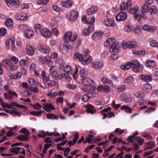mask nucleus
Returning a JSON list of instances; mask_svg holds the SVG:
<instances>
[{
    "label": "nucleus",
    "mask_w": 158,
    "mask_h": 158,
    "mask_svg": "<svg viewBox=\"0 0 158 158\" xmlns=\"http://www.w3.org/2000/svg\"><path fill=\"white\" fill-rule=\"evenodd\" d=\"M127 18V14L124 12H121L118 13L115 17L116 20L117 21H123Z\"/></svg>",
    "instance_id": "9d476101"
},
{
    "label": "nucleus",
    "mask_w": 158,
    "mask_h": 158,
    "mask_svg": "<svg viewBox=\"0 0 158 158\" xmlns=\"http://www.w3.org/2000/svg\"><path fill=\"white\" fill-rule=\"evenodd\" d=\"M5 25L8 28H11L13 25V21L10 18L7 19L5 22Z\"/></svg>",
    "instance_id": "c756f323"
},
{
    "label": "nucleus",
    "mask_w": 158,
    "mask_h": 158,
    "mask_svg": "<svg viewBox=\"0 0 158 158\" xmlns=\"http://www.w3.org/2000/svg\"><path fill=\"white\" fill-rule=\"evenodd\" d=\"M5 2L7 6L10 8L16 7L19 4V0H5Z\"/></svg>",
    "instance_id": "6e6552de"
},
{
    "label": "nucleus",
    "mask_w": 158,
    "mask_h": 158,
    "mask_svg": "<svg viewBox=\"0 0 158 158\" xmlns=\"http://www.w3.org/2000/svg\"><path fill=\"white\" fill-rule=\"evenodd\" d=\"M37 48L38 50L41 52L48 54L49 53L50 50L47 49L44 46L39 44L37 46Z\"/></svg>",
    "instance_id": "2eb2a0df"
},
{
    "label": "nucleus",
    "mask_w": 158,
    "mask_h": 158,
    "mask_svg": "<svg viewBox=\"0 0 158 158\" xmlns=\"http://www.w3.org/2000/svg\"><path fill=\"white\" fill-rule=\"evenodd\" d=\"M134 81V78L132 76L127 77L125 80V82L126 83H132Z\"/></svg>",
    "instance_id": "58836bf2"
},
{
    "label": "nucleus",
    "mask_w": 158,
    "mask_h": 158,
    "mask_svg": "<svg viewBox=\"0 0 158 158\" xmlns=\"http://www.w3.org/2000/svg\"><path fill=\"white\" fill-rule=\"evenodd\" d=\"M86 110L87 113L93 114L95 111V109L92 106L89 105L86 107Z\"/></svg>",
    "instance_id": "a878e982"
},
{
    "label": "nucleus",
    "mask_w": 158,
    "mask_h": 158,
    "mask_svg": "<svg viewBox=\"0 0 158 158\" xmlns=\"http://www.w3.org/2000/svg\"><path fill=\"white\" fill-rule=\"evenodd\" d=\"M4 88L5 91L7 92L9 94L12 95L13 96L15 97L17 96V94L15 92L12 91L8 85L7 84L5 85Z\"/></svg>",
    "instance_id": "412c9836"
},
{
    "label": "nucleus",
    "mask_w": 158,
    "mask_h": 158,
    "mask_svg": "<svg viewBox=\"0 0 158 158\" xmlns=\"http://www.w3.org/2000/svg\"><path fill=\"white\" fill-rule=\"evenodd\" d=\"M129 48H135L136 46V43L135 41H133L131 43L129 42Z\"/></svg>",
    "instance_id": "e2e57ef3"
},
{
    "label": "nucleus",
    "mask_w": 158,
    "mask_h": 158,
    "mask_svg": "<svg viewBox=\"0 0 158 158\" xmlns=\"http://www.w3.org/2000/svg\"><path fill=\"white\" fill-rule=\"evenodd\" d=\"M132 65V61L126 63L124 65L121 66V68L123 70H127L129 69Z\"/></svg>",
    "instance_id": "393cba45"
},
{
    "label": "nucleus",
    "mask_w": 158,
    "mask_h": 158,
    "mask_svg": "<svg viewBox=\"0 0 158 158\" xmlns=\"http://www.w3.org/2000/svg\"><path fill=\"white\" fill-rule=\"evenodd\" d=\"M132 68L133 71L136 73L141 72L143 70V66L140 64L137 60H135L132 61Z\"/></svg>",
    "instance_id": "20e7f679"
},
{
    "label": "nucleus",
    "mask_w": 158,
    "mask_h": 158,
    "mask_svg": "<svg viewBox=\"0 0 158 158\" xmlns=\"http://www.w3.org/2000/svg\"><path fill=\"white\" fill-rule=\"evenodd\" d=\"M103 35L102 32L101 31L95 32L93 34L92 38L93 40L96 39H98L101 37Z\"/></svg>",
    "instance_id": "cd10ccee"
},
{
    "label": "nucleus",
    "mask_w": 158,
    "mask_h": 158,
    "mask_svg": "<svg viewBox=\"0 0 158 158\" xmlns=\"http://www.w3.org/2000/svg\"><path fill=\"white\" fill-rule=\"evenodd\" d=\"M139 78L146 82H150L152 79L151 75L146 74L141 75L139 76Z\"/></svg>",
    "instance_id": "6ab92c4d"
},
{
    "label": "nucleus",
    "mask_w": 158,
    "mask_h": 158,
    "mask_svg": "<svg viewBox=\"0 0 158 158\" xmlns=\"http://www.w3.org/2000/svg\"><path fill=\"white\" fill-rule=\"evenodd\" d=\"M7 31L4 28H1L0 29V36H2L5 35Z\"/></svg>",
    "instance_id": "680f3d73"
},
{
    "label": "nucleus",
    "mask_w": 158,
    "mask_h": 158,
    "mask_svg": "<svg viewBox=\"0 0 158 158\" xmlns=\"http://www.w3.org/2000/svg\"><path fill=\"white\" fill-rule=\"evenodd\" d=\"M1 105L4 108H7L8 109L12 108V106H14L19 108L26 109V107L24 105L19 104L15 102H12L10 104H8L7 103H3L1 104Z\"/></svg>",
    "instance_id": "423d86ee"
},
{
    "label": "nucleus",
    "mask_w": 158,
    "mask_h": 158,
    "mask_svg": "<svg viewBox=\"0 0 158 158\" xmlns=\"http://www.w3.org/2000/svg\"><path fill=\"white\" fill-rule=\"evenodd\" d=\"M156 65V62L155 61L150 60L148 61L147 64L146 65L147 67L153 68Z\"/></svg>",
    "instance_id": "473e14b6"
},
{
    "label": "nucleus",
    "mask_w": 158,
    "mask_h": 158,
    "mask_svg": "<svg viewBox=\"0 0 158 158\" xmlns=\"http://www.w3.org/2000/svg\"><path fill=\"white\" fill-rule=\"evenodd\" d=\"M143 94L141 92H138L134 94L135 96L138 98H142L143 97Z\"/></svg>",
    "instance_id": "338daca9"
},
{
    "label": "nucleus",
    "mask_w": 158,
    "mask_h": 158,
    "mask_svg": "<svg viewBox=\"0 0 158 158\" xmlns=\"http://www.w3.org/2000/svg\"><path fill=\"white\" fill-rule=\"evenodd\" d=\"M143 29L145 31L152 32L156 29V27L150 26L148 24L145 25L143 27Z\"/></svg>",
    "instance_id": "4be33fe9"
},
{
    "label": "nucleus",
    "mask_w": 158,
    "mask_h": 158,
    "mask_svg": "<svg viewBox=\"0 0 158 158\" xmlns=\"http://www.w3.org/2000/svg\"><path fill=\"white\" fill-rule=\"evenodd\" d=\"M42 76L43 81L44 82H47L49 80V77L46 76L44 71L43 70L41 73Z\"/></svg>",
    "instance_id": "e433bc0d"
},
{
    "label": "nucleus",
    "mask_w": 158,
    "mask_h": 158,
    "mask_svg": "<svg viewBox=\"0 0 158 158\" xmlns=\"http://www.w3.org/2000/svg\"><path fill=\"white\" fill-rule=\"evenodd\" d=\"M139 9V6H136L129 10V11L132 14H135Z\"/></svg>",
    "instance_id": "c03bdc74"
},
{
    "label": "nucleus",
    "mask_w": 158,
    "mask_h": 158,
    "mask_svg": "<svg viewBox=\"0 0 158 158\" xmlns=\"http://www.w3.org/2000/svg\"><path fill=\"white\" fill-rule=\"evenodd\" d=\"M94 81L87 77H84L83 78L82 83L85 86L88 87L91 86L90 90H93L95 87L93 85L94 84Z\"/></svg>",
    "instance_id": "39448f33"
},
{
    "label": "nucleus",
    "mask_w": 158,
    "mask_h": 158,
    "mask_svg": "<svg viewBox=\"0 0 158 158\" xmlns=\"http://www.w3.org/2000/svg\"><path fill=\"white\" fill-rule=\"evenodd\" d=\"M92 94L91 93H88L87 94H84L82 96V100L84 102H87L89 99V97L91 96L90 95Z\"/></svg>",
    "instance_id": "4c0bfd02"
},
{
    "label": "nucleus",
    "mask_w": 158,
    "mask_h": 158,
    "mask_svg": "<svg viewBox=\"0 0 158 158\" xmlns=\"http://www.w3.org/2000/svg\"><path fill=\"white\" fill-rule=\"evenodd\" d=\"M56 84V82L54 81H51L49 82L45 83L44 85L47 88H48L51 86L55 85Z\"/></svg>",
    "instance_id": "ea45409f"
},
{
    "label": "nucleus",
    "mask_w": 158,
    "mask_h": 158,
    "mask_svg": "<svg viewBox=\"0 0 158 158\" xmlns=\"http://www.w3.org/2000/svg\"><path fill=\"white\" fill-rule=\"evenodd\" d=\"M78 15V12L75 10H73L70 12L69 15H69L68 16L69 17V20L73 21L77 19Z\"/></svg>",
    "instance_id": "f8f14e48"
},
{
    "label": "nucleus",
    "mask_w": 158,
    "mask_h": 158,
    "mask_svg": "<svg viewBox=\"0 0 158 158\" xmlns=\"http://www.w3.org/2000/svg\"><path fill=\"white\" fill-rule=\"evenodd\" d=\"M46 133L44 131H40L38 135V136L40 137L44 138L47 135Z\"/></svg>",
    "instance_id": "13d9d810"
},
{
    "label": "nucleus",
    "mask_w": 158,
    "mask_h": 158,
    "mask_svg": "<svg viewBox=\"0 0 158 158\" xmlns=\"http://www.w3.org/2000/svg\"><path fill=\"white\" fill-rule=\"evenodd\" d=\"M17 126H15V127H13L12 128H10V131H9L8 134L7 135V136L8 137H10L14 133L12 131V130H15L17 129Z\"/></svg>",
    "instance_id": "bf43d9fd"
},
{
    "label": "nucleus",
    "mask_w": 158,
    "mask_h": 158,
    "mask_svg": "<svg viewBox=\"0 0 158 158\" xmlns=\"http://www.w3.org/2000/svg\"><path fill=\"white\" fill-rule=\"evenodd\" d=\"M61 6L65 8H68L71 7L73 4L71 0H62L60 2Z\"/></svg>",
    "instance_id": "ddd939ff"
},
{
    "label": "nucleus",
    "mask_w": 158,
    "mask_h": 158,
    "mask_svg": "<svg viewBox=\"0 0 158 158\" xmlns=\"http://www.w3.org/2000/svg\"><path fill=\"white\" fill-rule=\"evenodd\" d=\"M148 11L150 13L155 14L156 12L157 9L154 6H152Z\"/></svg>",
    "instance_id": "8fccbe9b"
},
{
    "label": "nucleus",
    "mask_w": 158,
    "mask_h": 158,
    "mask_svg": "<svg viewBox=\"0 0 158 158\" xmlns=\"http://www.w3.org/2000/svg\"><path fill=\"white\" fill-rule=\"evenodd\" d=\"M105 46L110 47V52H117L118 51V46L115 43V40L114 38H109L104 43Z\"/></svg>",
    "instance_id": "f257e3e1"
},
{
    "label": "nucleus",
    "mask_w": 158,
    "mask_h": 158,
    "mask_svg": "<svg viewBox=\"0 0 158 158\" xmlns=\"http://www.w3.org/2000/svg\"><path fill=\"white\" fill-rule=\"evenodd\" d=\"M26 51L29 55L32 56L35 53V48L32 46H27L26 47Z\"/></svg>",
    "instance_id": "a211bd4d"
},
{
    "label": "nucleus",
    "mask_w": 158,
    "mask_h": 158,
    "mask_svg": "<svg viewBox=\"0 0 158 158\" xmlns=\"http://www.w3.org/2000/svg\"><path fill=\"white\" fill-rule=\"evenodd\" d=\"M98 7L95 6H92L87 10V15H90L95 14L98 10Z\"/></svg>",
    "instance_id": "aec40b11"
},
{
    "label": "nucleus",
    "mask_w": 158,
    "mask_h": 158,
    "mask_svg": "<svg viewBox=\"0 0 158 158\" xmlns=\"http://www.w3.org/2000/svg\"><path fill=\"white\" fill-rule=\"evenodd\" d=\"M103 65V62L102 60H99L93 62L90 64V66L92 68L98 69L101 68Z\"/></svg>",
    "instance_id": "1a4fd4ad"
},
{
    "label": "nucleus",
    "mask_w": 158,
    "mask_h": 158,
    "mask_svg": "<svg viewBox=\"0 0 158 158\" xmlns=\"http://www.w3.org/2000/svg\"><path fill=\"white\" fill-rule=\"evenodd\" d=\"M47 117L48 118L57 119L58 118V116L57 115H55L52 114L50 113L47 114Z\"/></svg>",
    "instance_id": "a18cd8bd"
},
{
    "label": "nucleus",
    "mask_w": 158,
    "mask_h": 158,
    "mask_svg": "<svg viewBox=\"0 0 158 158\" xmlns=\"http://www.w3.org/2000/svg\"><path fill=\"white\" fill-rule=\"evenodd\" d=\"M40 34L46 38H48L50 36L51 33L48 29L43 28L41 30Z\"/></svg>",
    "instance_id": "4468645a"
},
{
    "label": "nucleus",
    "mask_w": 158,
    "mask_h": 158,
    "mask_svg": "<svg viewBox=\"0 0 158 158\" xmlns=\"http://www.w3.org/2000/svg\"><path fill=\"white\" fill-rule=\"evenodd\" d=\"M115 115V114L112 112H108L107 114H104V118L106 117L110 118L114 117Z\"/></svg>",
    "instance_id": "603ef678"
},
{
    "label": "nucleus",
    "mask_w": 158,
    "mask_h": 158,
    "mask_svg": "<svg viewBox=\"0 0 158 158\" xmlns=\"http://www.w3.org/2000/svg\"><path fill=\"white\" fill-rule=\"evenodd\" d=\"M110 85H106L105 86L101 85L99 86L97 88V90L98 91L104 90L106 92H109L110 91L109 89Z\"/></svg>",
    "instance_id": "b1692460"
},
{
    "label": "nucleus",
    "mask_w": 158,
    "mask_h": 158,
    "mask_svg": "<svg viewBox=\"0 0 158 158\" xmlns=\"http://www.w3.org/2000/svg\"><path fill=\"white\" fill-rule=\"evenodd\" d=\"M29 60L28 57H26V59H23L19 61V64L21 66L26 65L28 64Z\"/></svg>",
    "instance_id": "f704fd0d"
},
{
    "label": "nucleus",
    "mask_w": 158,
    "mask_h": 158,
    "mask_svg": "<svg viewBox=\"0 0 158 158\" xmlns=\"http://www.w3.org/2000/svg\"><path fill=\"white\" fill-rule=\"evenodd\" d=\"M152 88L151 85L149 83H147L143 85V89L144 90L147 91L150 90Z\"/></svg>",
    "instance_id": "a19ab883"
},
{
    "label": "nucleus",
    "mask_w": 158,
    "mask_h": 158,
    "mask_svg": "<svg viewBox=\"0 0 158 158\" xmlns=\"http://www.w3.org/2000/svg\"><path fill=\"white\" fill-rule=\"evenodd\" d=\"M74 57L75 59H78L83 64L89 63L92 60V57L89 55H86L83 56L78 52H76L74 55Z\"/></svg>",
    "instance_id": "f03ea898"
},
{
    "label": "nucleus",
    "mask_w": 158,
    "mask_h": 158,
    "mask_svg": "<svg viewBox=\"0 0 158 158\" xmlns=\"http://www.w3.org/2000/svg\"><path fill=\"white\" fill-rule=\"evenodd\" d=\"M49 0H39L37 1V3L38 5L45 4H47Z\"/></svg>",
    "instance_id": "052dcab7"
},
{
    "label": "nucleus",
    "mask_w": 158,
    "mask_h": 158,
    "mask_svg": "<svg viewBox=\"0 0 158 158\" xmlns=\"http://www.w3.org/2000/svg\"><path fill=\"white\" fill-rule=\"evenodd\" d=\"M22 144L21 143H16L11 145V147H13L10 149V152L15 153L18 154L19 152V150L21 148V147H18Z\"/></svg>",
    "instance_id": "0eeeda50"
},
{
    "label": "nucleus",
    "mask_w": 158,
    "mask_h": 158,
    "mask_svg": "<svg viewBox=\"0 0 158 158\" xmlns=\"http://www.w3.org/2000/svg\"><path fill=\"white\" fill-rule=\"evenodd\" d=\"M152 0H148L143 6V10H148L149 7L150 6L152 2Z\"/></svg>",
    "instance_id": "c85d7f7f"
},
{
    "label": "nucleus",
    "mask_w": 158,
    "mask_h": 158,
    "mask_svg": "<svg viewBox=\"0 0 158 158\" xmlns=\"http://www.w3.org/2000/svg\"><path fill=\"white\" fill-rule=\"evenodd\" d=\"M28 81L29 83L31 85H36L37 83V82L35 79L33 78H30L28 80Z\"/></svg>",
    "instance_id": "37998d69"
},
{
    "label": "nucleus",
    "mask_w": 158,
    "mask_h": 158,
    "mask_svg": "<svg viewBox=\"0 0 158 158\" xmlns=\"http://www.w3.org/2000/svg\"><path fill=\"white\" fill-rule=\"evenodd\" d=\"M52 145L50 144L46 143L44 146V149L43 150V152L44 154L46 153V151L48 150V148Z\"/></svg>",
    "instance_id": "3c124183"
},
{
    "label": "nucleus",
    "mask_w": 158,
    "mask_h": 158,
    "mask_svg": "<svg viewBox=\"0 0 158 158\" xmlns=\"http://www.w3.org/2000/svg\"><path fill=\"white\" fill-rule=\"evenodd\" d=\"M10 114H13L14 115H17L20 117L21 115V114L18 111H17L15 110H12L10 111Z\"/></svg>",
    "instance_id": "5fc2aeb1"
},
{
    "label": "nucleus",
    "mask_w": 158,
    "mask_h": 158,
    "mask_svg": "<svg viewBox=\"0 0 158 158\" xmlns=\"http://www.w3.org/2000/svg\"><path fill=\"white\" fill-rule=\"evenodd\" d=\"M150 45L152 47L158 48V42H156L155 40H152L150 42Z\"/></svg>",
    "instance_id": "6e6d98bb"
},
{
    "label": "nucleus",
    "mask_w": 158,
    "mask_h": 158,
    "mask_svg": "<svg viewBox=\"0 0 158 158\" xmlns=\"http://www.w3.org/2000/svg\"><path fill=\"white\" fill-rule=\"evenodd\" d=\"M42 26L40 25L37 24L34 27L35 30L36 32L38 34H40L42 30Z\"/></svg>",
    "instance_id": "72a5a7b5"
},
{
    "label": "nucleus",
    "mask_w": 158,
    "mask_h": 158,
    "mask_svg": "<svg viewBox=\"0 0 158 158\" xmlns=\"http://www.w3.org/2000/svg\"><path fill=\"white\" fill-rule=\"evenodd\" d=\"M64 71L67 73H71L72 71L71 67L69 65H66L64 67Z\"/></svg>",
    "instance_id": "de8ad7c7"
},
{
    "label": "nucleus",
    "mask_w": 158,
    "mask_h": 158,
    "mask_svg": "<svg viewBox=\"0 0 158 158\" xmlns=\"http://www.w3.org/2000/svg\"><path fill=\"white\" fill-rule=\"evenodd\" d=\"M34 34L33 31L31 29L26 30L24 33L25 37L28 38H31L33 35Z\"/></svg>",
    "instance_id": "5701e85b"
},
{
    "label": "nucleus",
    "mask_w": 158,
    "mask_h": 158,
    "mask_svg": "<svg viewBox=\"0 0 158 158\" xmlns=\"http://www.w3.org/2000/svg\"><path fill=\"white\" fill-rule=\"evenodd\" d=\"M121 109L122 110L124 109L125 111L127 113H130L131 111V109L129 108V107L127 106H123L121 107Z\"/></svg>",
    "instance_id": "864d4df0"
},
{
    "label": "nucleus",
    "mask_w": 158,
    "mask_h": 158,
    "mask_svg": "<svg viewBox=\"0 0 158 158\" xmlns=\"http://www.w3.org/2000/svg\"><path fill=\"white\" fill-rule=\"evenodd\" d=\"M87 69L83 68L81 69L80 71V75L81 77L85 76L87 74Z\"/></svg>",
    "instance_id": "79ce46f5"
},
{
    "label": "nucleus",
    "mask_w": 158,
    "mask_h": 158,
    "mask_svg": "<svg viewBox=\"0 0 158 158\" xmlns=\"http://www.w3.org/2000/svg\"><path fill=\"white\" fill-rule=\"evenodd\" d=\"M14 38H12L7 40L6 42V45L8 48H9L10 44H11V45L14 44Z\"/></svg>",
    "instance_id": "c9c22d12"
},
{
    "label": "nucleus",
    "mask_w": 158,
    "mask_h": 158,
    "mask_svg": "<svg viewBox=\"0 0 158 158\" xmlns=\"http://www.w3.org/2000/svg\"><path fill=\"white\" fill-rule=\"evenodd\" d=\"M155 147V143L152 141H150L146 143V149H151Z\"/></svg>",
    "instance_id": "2f4dec72"
},
{
    "label": "nucleus",
    "mask_w": 158,
    "mask_h": 158,
    "mask_svg": "<svg viewBox=\"0 0 158 158\" xmlns=\"http://www.w3.org/2000/svg\"><path fill=\"white\" fill-rule=\"evenodd\" d=\"M95 21V18L94 16H91L88 18L87 23L88 24H91L93 23Z\"/></svg>",
    "instance_id": "09e8293b"
},
{
    "label": "nucleus",
    "mask_w": 158,
    "mask_h": 158,
    "mask_svg": "<svg viewBox=\"0 0 158 158\" xmlns=\"http://www.w3.org/2000/svg\"><path fill=\"white\" fill-rule=\"evenodd\" d=\"M133 53L137 55H144L145 53V52L144 50L134 51L133 52Z\"/></svg>",
    "instance_id": "69168bd1"
},
{
    "label": "nucleus",
    "mask_w": 158,
    "mask_h": 158,
    "mask_svg": "<svg viewBox=\"0 0 158 158\" xmlns=\"http://www.w3.org/2000/svg\"><path fill=\"white\" fill-rule=\"evenodd\" d=\"M30 113L36 116H39L41 115L42 112L40 111H34L31 112Z\"/></svg>",
    "instance_id": "0e129e2a"
},
{
    "label": "nucleus",
    "mask_w": 158,
    "mask_h": 158,
    "mask_svg": "<svg viewBox=\"0 0 158 158\" xmlns=\"http://www.w3.org/2000/svg\"><path fill=\"white\" fill-rule=\"evenodd\" d=\"M29 89L34 93H38V89L36 87H35L34 88L33 87L31 86Z\"/></svg>",
    "instance_id": "774afa93"
},
{
    "label": "nucleus",
    "mask_w": 158,
    "mask_h": 158,
    "mask_svg": "<svg viewBox=\"0 0 158 158\" xmlns=\"http://www.w3.org/2000/svg\"><path fill=\"white\" fill-rule=\"evenodd\" d=\"M28 136L25 135H21L18 137V139L21 140H27L28 139Z\"/></svg>",
    "instance_id": "49530a36"
},
{
    "label": "nucleus",
    "mask_w": 158,
    "mask_h": 158,
    "mask_svg": "<svg viewBox=\"0 0 158 158\" xmlns=\"http://www.w3.org/2000/svg\"><path fill=\"white\" fill-rule=\"evenodd\" d=\"M72 35V33L71 31H68L65 33L64 36V39L66 41L71 40V37Z\"/></svg>",
    "instance_id": "bb28decb"
},
{
    "label": "nucleus",
    "mask_w": 158,
    "mask_h": 158,
    "mask_svg": "<svg viewBox=\"0 0 158 158\" xmlns=\"http://www.w3.org/2000/svg\"><path fill=\"white\" fill-rule=\"evenodd\" d=\"M43 105L44 106L43 108L47 112H50L51 110L55 109L54 107L51 103L44 104Z\"/></svg>",
    "instance_id": "dca6fc26"
},
{
    "label": "nucleus",
    "mask_w": 158,
    "mask_h": 158,
    "mask_svg": "<svg viewBox=\"0 0 158 158\" xmlns=\"http://www.w3.org/2000/svg\"><path fill=\"white\" fill-rule=\"evenodd\" d=\"M27 15L25 13H20L18 15H15L14 17L17 20H25L27 19Z\"/></svg>",
    "instance_id": "9b49d317"
},
{
    "label": "nucleus",
    "mask_w": 158,
    "mask_h": 158,
    "mask_svg": "<svg viewBox=\"0 0 158 158\" xmlns=\"http://www.w3.org/2000/svg\"><path fill=\"white\" fill-rule=\"evenodd\" d=\"M22 76V73L19 71H17L16 74H14V79H18L19 78Z\"/></svg>",
    "instance_id": "4d7b16f0"
},
{
    "label": "nucleus",
    "mask_w": 158,
    "mask_h": 158,
    "mask_svg": "<svg viewBox=\"0 0 158 158\" xmlns=\"http://www.w3.org/2000/svg\"><path fill=\"white\" fill-rule=\"evenodd\" d=\"M104 24L107 26L112 27H114L115 25L114 21L110 18L106 19L104 21Z\"/></svg>",
    "instance_id": "f3484780"
},
{
    "label": "nucleus",
    "mask_w": 158,
    "mask_h": 158,
    "mask_svg": "<svg viewBox=\"0 0 158 158\" xmlns=\"http://www.w3.org/2000/svg\"><path fill=\"white\" fill-rule=\"evenodd\" d=\"M102 81L105 85H107L111 86L112 85L111 81L106 77H103L102 79Z\"/></svg>",
    "instance_id": "7c9ffc66"
},
{
    "label": "nucleus",
    "mask_w": 158,
    "mask_h": 158,
    "mask_svg": "<svg viewBox=\"0 0 158 158\" xmlns=\"http://www.w3.org/2000/svg\"><path fill=\"white\" fill-rule=\"evenodd\" d=\"M2 64L3 66L8 69L15 71L16 70L18 69L17 66L14 64L10 59L3 60L2 61Z\"/></svg>",
    "instance_id": "7ed1b4c3"
}]
</instances>
